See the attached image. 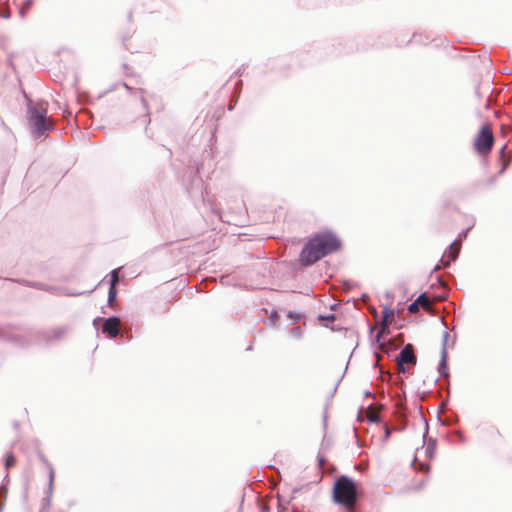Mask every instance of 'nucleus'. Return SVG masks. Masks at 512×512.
<instances>
[{
    "mask_svg": "<svg viewBox=\"0 0 512 512\" xmlns=\"http://www.w3.org/2000/svg\"><path fill=\"white\" fill-rule=\"evenodd\" d=\"M340 246L339 239L331 233L319 234L311 239L300 254V261L304 265H310L335 251Z\"/></svg>",
    "mask_w": 512,
    "mask_h": 512,
    "instance_id": "f257e3e1",
    "label": "nucleus"
},
{
    "mask_svg": "<svg viewBox=\"0 0 512 512\" xmlns=\"http://www.w3.org/2000/svg\"><path fill=\"white\" fill-rule=\"evenodd\" d=\"M333 498L336 503L352 509L357 500L354 481L347 476H341L334 485Z\"/></svg>",
    "mask_w": 512,
    "mask_h": 512,
    "instance_id": "f03ea898",
    "label": "nucleus"
},
{
    "mask_svg": "<svg viewBox=\"0 0 512 512\" xmlns=\"http://www.w3.org/2000/svg\"><path fill=\"white\" fill-rule=\"evenodd\" d=\"M29 123L35 134L41 135L44 131L51 128L52 124L46 117L45 109L29 108Z\"/></svg>",
    "mask_w": 512,
    "mask_h": 512,
    "instance_id": "7ed1b4c3",
    "label": "nucleus"
},
{
    "mask_svg": "<svg viewBox=\"0 0 512 512\" xmlns=\"http://www.w3.org/2000/svg\"><path fill=\"white\" fill-rule=\"evenodd\" d=\"M494 143V136L488 125L481 128L474 140V148L479 154H487Z\"/></svg>",
    "mask_w": 512,
    "mask_h": 512,
    "instance_id": "20e7f679",
    "label": "nucleus"
},
{
    "mask_svg": "<svg viewBox=\"0 0 512 512\" xmlns=\"http://www.w3.org/2000/svg\"><path fill=\"white\" fill-rule=\"evenodd\" d=\"M397 366L399 371L405 372L406 364H414L416 362V357L413 352V347L411 344L406 345L402 351L397 356Z\"/></svg>",
    "mask_w": 512,
    "mask_h": 512,
    "instance_id": "39448f33",
    "label": "nucleus"
},
{
    "mask_svg": "<svg viewBox=\"0 0 512 512\" xmlns=\"http://www.w3.org/2000/svg\"><path fill=\"white\" fill-rule=\"evenodd\" d=\"M120 321L116 317L108 318L103 325V332L108 333L112 338L118 335Z\"/></svg>",
    "mask_w": 512,
    "mask_h": 512,
    "instance_id": "423d86ee",
    "label": "nucleus"
},
{
    "mask_svg": "<svg viewBox=\"0 0 512 512\" xmlns=\"http://www.w3.org/2000/svg\"><path fill=\"white\" fill-rule=\"evenodd\" d=\"M447 338H448V333L445 332L444 333V343H446ZM446 370H447V350H446L445 344H443V348L441 351V362H440L439 372L443 375H447Z\"/></svg>",
    "mask_w": 512,
    "mask_h": 512,
    "instance_id": "0eeeda50",
    "label": "nucleus"
},
{
    "mask_svg": "<svg viewBox=\"0 0 512 512\" xmlns=\"http://www.w3.org/2000/svg\"><path fill=\"white\" fill-rule=\"evenodd\" d=\"M459 253V244L457 242H453L449 247V261L445 263V265H448L450 261H454L457 258V255Z\"/></svg>",
    "mask_w": 512,
    "mask_h": 512,
    "instance_id": "6e6552de",
    "label": "nucleus"
},
{
    "mask_svg": "<svg viewBox=\"0 0 512 512\" xmlns=\"http://www.w3.org/2000/svg\"><path fill=\"white\" fill-rule=\"evenodd\" d=\"M415 301L425 309L430 308L429 298L425 294H421Z\"/></svg>",
    "mask_w": 512,
    "mask_h": 512,
    "instance_id": "1a4fd4ad",
    "label": "nucleus"
},
{
    "mask_svg": "<svg viewBox=\"0 0 512 512\" xmlns=\"http://www.w3.org/2000/svg\"><path fill=\"white\" fill-rule=\"evenodd\" d=\"M435 442H429L426 449H425V453L426 455L429 457V458H432L433 455H434V451H435Z\"/></svg>",
    "mask_w": 512,
    "mask_h": 512,
    "instance_id": "9d476101",
    "label": "nucleus"
},
{
    "mask_svg": "<svg viewBox=\"0 0 512 512\" xmlns=\"http://www.w3.org/2000/svg\"><path fill=\"white\" fill-rule=\"evenodd\" d=\"M383 314H384V322H386V323L388 321L392 320L393 317H394V311L393 310L385 309L383 311Z\"/></svg>",
    "mask_w": 512,
    "mask_h": 512,
    "instance_id": "9b49d317",
    "label": "nucleus"
},
{
    "mask_svg": "<svg viewBox=\"0 0 512 512\" xmlns=\"http://www.w3.org/2000/svg\"><path fill=\"white\" fill-rule=\"evenodd\" d=\"M118 281V272L117 270H113L111 272V281H110V286L111 287H116V283Z\"/></svg>",
    "mask_w": 512,
    "mask_h": 512,
    "instance_id": "f8f14e48",
    "label": "nucleus"
},
{
    "mask_svg": "<svg viewBox=\"0 0 512 512\" xmlns=\"http://www.w3.org/2000/svg\"><path fill=\"white\" fill-rule=\"evenodd\" d=\"M115 298H116V287L110 286L109 294H108V301L112 302Z\"/></svg>",
    "mask_w": 512,
    "mask_h": 512,
    "instance_id": "ddd939ff",
    "label": "nucleus"
},
{
    "mask_svg": "<svg viewBox=\"0 0 512 512\" xmlns=\"http://www.w3.org/2000/svg\"><path fill=\"white\" fill-rule=\"evenodd\" d=\"M418 307H419V304H418L416 301H414L413 303H411V304L409 305L408 310H409V312H411V313H415V312H417V311H418Z\"/></svg>",
    "mask_w": 512,
    "mask_h": 512,
    "instance_id": "4468645a",
    "label": "nucleus"
},
{
    "mask_svg": "<svg viewBox=\"0 0 512 512\" xmlns=\"http://www.w3.org/2000/svg\"><path fill=\"white\" fill-rule=\"evenodd\" d=\"M15 463V458L12 455L7 456L6 458V466L11 467Z\"/></svg>",
    "mask_w": 512,
    "mask_h": 512,
    "instance_id": "2eb2a0df",
    "label": "nucleus"
},
{
    "mask_svg": "<svg viewBox=\"0 0 512 512\" xmlns=\"http://www.w3.org/2000/svg\"><path fill=\"white\" fill-rule=\"evenodd\" d=\"M31 6V1L28 0L25 4V6L20 10V15L23 17L25 14V9H28Z\"/></svg>",
    "mask_w": 512,
    "mask_h": 512,
    "instance_id": "dca6fc26",
    "label": "nucleus"
},
{
    "mask_svg": "<svg viewBox=\"0 0 512 512\" xmlns=\"http://www.w3.org/2000/svg\"><path fill=\"white\" fill-rule=\"evenodd\" d=\"M53 480H54V470L51 468V469H50V472H49V481H50V485H52Z\"/></svg>",
    "mask_w": 512,
    "mask_h": 512,
    "instance_id": "f3484780",
    "label": "nucleus"
},
{
    "mask_svg": "<svg viewBox=\"0 0 512 512\" xmlns=\"http://www.w3.org/2000/svg\"><path fill=\"white\" fill-rule=\"evenodd\" d=\"M371 421L375 422V421H377V419L375 417H371Z\"/></svg>",
    "mask_w": 512,
    "mask_h": 512,
    "instance_id": "a211bd4d",
    "label": "nucleus"
},
{
    "mask_svg": "<svg viewBox=\"0 0 512 512\" xmlns=\"http://www.w3.org/2000/svg\"><path fill=\"white\" fill-rule=\"evenodd\" d=\"M422 468L427 470V469H429V466L424 467V465H422Z\"/></svg>",
    "mask_w": 512,
    "mask_h": 512,
    "instance_id": "6ab92c4d",
    "label": "nucleus"
}]
</instances>
